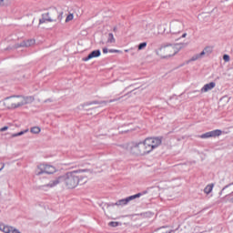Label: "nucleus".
Here are the masks:
<instances>
[{"label": "nucleus", "instance_id": "23", "mask_svg": "<svg viewBox=\"0 0 233 233\" xmlns=\"http://www.w3.org/2000/svg\"><path fill=\"white\" fill-rule=\"evenodd\" d=\"M109 227H112V228H116L118 226V222L116 221H111L109 222Z\"/></svg>", "mask_w": 233, "mask_h": 233}, {"label": "nucleus", "instance_id": "8", "mask_svg": "<svg viewBox=\"0 0 233 233\" xmlns=\"http://www.w3.org/2000/svg\"><path fill=\"white\" fill-rule=\"evenodd\" d=\"M0 230L4 233H21V231L15 227L0 225Z\"/></svg>", "mask_w": 233, "mask_h": 233}, {"label": "nucleus", "instance_id": "10", "mask_svg": "<svg viewBox=\"0 0 233 233\" xmlns=\"http://www.w3.org/2000/svg\"><path fill=\"white\" fill-rule=\"evenodd\" d=\"M101 56V51L100 50H94L92 51L86 57L83 58L84 62H88L89 60L93 58H97Z\"/></svg>", "mask_w": 233, "mask_h": 233}, {"label": "nucleus", "instance_id": "27", "mask_svg": "<svg viewBox=\"0 0 233 233\" xmlns=\"http://www.w3.org/2000/svg\"><path fill=\"white\" fill-rule=\"evenodd\" d=\"M103 53L104 54H108V48H106V47L103 48Z\"/></svg>", "mask_w": 233, "mask_h": 233}, {"label": "nucleus", "instance_id": "22", "mask_svg": "<svg viewBox=\"0 0 233 233\" xmlns=\"http://www.w3.org/2000/svg\"><path fill=\"white\" fill-rule=\"evenodd\" d=\"M223 60L226 62V63H228L230 61V56L227 54H225L223 56Z\"/></svg>", "mask_w": 233, "mask_h": 233}, {"label": "nucleus", "instance_id": "6", "mask_svg": "<svg viewBox=\"0 0 233 233\" xmlns=\"http://www.w3.org/2000/svg\"><path fill=\"white\" fill-rule=\"evenodd\" d=\"M141 196H142L141 193H137V194H136V195L127 197V198H126L119 199V200H117V201L115 203V206H116V207L127 206L130 201H133V200H135V199H137V198H139Z\"/></svg>", "mask_w": 233, "mask_h": 233}, {"label": "nucleus", "instance_id": "16", "mask_svg": "<svg viewBox=\"0 0 233 233\" xmlns=\"http://www.w3.org/2000/svg\"><path fill=\"white\" fill-rule=\"evenodd\" d=\"M74 18H75L74 14L70 13L69 15H66L65 23L66 24L70 23V22H72L74 20Z\"/></svg>", "mask_w": 233, "mask_h": 233}, {"label": "nucleus", "instance_id": "21", "mask_svg": "<svg viewBox=\"0 0 233 233\" xmlns=\"http://www.w3.org/2000/svg\"><path fill=\"white\" fill-rule=\"evenodd\" d=\"M201 138H209L211 137V133L210 132H207L203 135L200 136Z\"/></svg>", "mask_w": 233, "mask_h": 233}, {"label": "nucleus", "instance_id": "25", "mask_svg": "<svg viewBox=\"0 0 233 233\" xmlns=\"http://www.w3.org/2000/svg\"><path fill=\"white\" fill-rule=\"evenodd\" d=\"M109 53H117V54H119V53H121V51L117 50V49H111V50H109Z\"/></svg>", "mask_w": 233, "mask_h": 233}, {"label": "nucleus", "instance_id": "32", "mask_svg": "<svg viewBox=\"0 0 233 233\" xmlns=\"http://www.w3.org/2000/svg\"><path fill=\"white\" fill-rule=\"evenodd\" d=\"M125 52L127 53V52H128V49H125Z\"/></svg>", "mask_w": 233, "mask_h": 233}, {"label": "nucleus", "instance_id": "18", "mask_svg": "<svg viewBox=\"0 0 233 233\" xmlns=\"http://www.w3.org/2000/svg\"><path fill=\"white\" fill-rule=\"evenodd\" d=\"M157 231H159V233H172V230L167 229L166 227L159 228Z\"/></svg>", "mask_w": 233, "mask_h": 233}, {"label": "nucleus", "instance_id": "15", "mask_svg": "<svg viewBox=\"0 0 233 233\" xmlns=\"http://www.w3.org/2000/svg\"><path fill=\"white\" fill-rule=\"evenodd\" d=\"M220 135H222V131L221 130H214V131H210V137H219Z\"/></svg>", "mask_w": 233, "mask_h": 233}, {"label": "nucleus", "instance_id": "13", "mask_svg": "<svg viewBox=\"0 0 233 233\" xmlns=\"http://www.w3.org/2000/svg\"><path fill=\"white\" fill-rule=\"evenodd\" d=\"M212 51H213L212 46H207L204 48L203 51L200 52V54L198 55V57H201V56H205L206 54H211Z\"/></svg>", "mask_w": 233, "mask_h": 233}, {"label": "nucleus", "instance_id": "11", "mask_svg": "<svg viewBox=\"0 0 233 233\" xmlns=\"http://www.w3.org/2000/svg\"><path fill=\"white\" fill-rule=\"evenodd\" d=\"M35 39L31 38L27 40H24L20 43L19 46L20 47H32L35 45Z\"/></svg>", "mask_w": 233, "mask_h": 233}, {"label": "nucleus", "instance_id": "9", "mask_svg": "<svg viewBox=\"0 0 233 233\" xmlns=\"http://www.w3.org/2000/svg\"><path fill=\"white\" fill-rule=\"evenodd\" d=\"M182 31H183V26L179 23L173 24L170 27V32L172 35H179L182 33Z\"/></svg>", "mask_w": 233, "mask_h": 233}, {"label": "nucleus", "instance_id": "20", "mask_svg": "<svg viewBox=\"0 0 233 233\" xmlns=\"http://www.w3.org/2000/svg\"><path fill=\"white\" fill-rule=\"evenodd\" d=\"M147 42L140 43L138 46V51L145 49L147 47Z\"/></svg>", "mask_w": 233, "mask_h": 233}, {"label": "nucleus", "instance_id": "7", "mask_svg": "<svg viewBox=\"0 0 233 233\" xmlns=\"http://www.w3.org/2000/svg\"><path fill=\"white\" fill-rule=\"evenodd\" d=\"M159 55L162 58H168L175 55V50L173 46L162 47L159 51Z\"/></svg>", "mask_w": 233, "mask_h": 233}, {"label": "nucleus", "instance_id": "19", "mask_svg": "<svg viewBox=\"0 0 233 233\" xmlns=\"http://www.w3.org/2000/svg\"><path fill=\"white\" fill-rule=\"evenodd\" d=\"M41 132V128L39 127H34L33 128H31V133L33 134H38Z\"/></svg>", "mask_w": 233, "mask_h": 233}, {"label": "nucleus", "instance_id": "2", "mask_svg": "<svg viewBox=\"0 0 233 233\" xmlns=\"http://www.w3.org/2000/svg\"><path fill=\"white\" fill-rule=\"evenodd\" d=\"M162 144L159 137H147L144 141L132 142L128 147L130 154L144 157L150 154Z\"/></svg>", "mask_w": 233, "mask_h": 233}, {"label": "nucleus", "instance_id": "1", "mask_svg": "<svg viewBox=\"0 0 233 233\" xmlns=\"http://www.w3.org/2000/svg\"><path fill=\"white\" fill-rule=\"evenodd\" d=\"M81 172H87V169L67 172L64 176L51 180L49 183L45 185L44 187L54 188L64 181V185L66 189H75L80 185L86 184L88 181V177L86 176L81 175Z\"/></svg>", "mask_w": 233, "mask_h": 233}, {"label": "nucleus", "instance_id": "24", "mask_svg": "<svg viewBox=\"0 0 233 233\" xmlns=\"http://www.w3.org/2000/svg\"><path fill=\"white\" fill-rule=\"evenodd\" d=\"M26 132H28V129L25 130V131L18 132L17 134H14L12 137H19V136L24 135V134L26 133Z\"/></svg>", "mask_w": 233, "mask_h": 233}, {"label": "nucleus", "instance_id": "28", "mask_svg": "<svg viewBox=\"0 0 233 233\" xmlns=\"http://www.w3.org/2000/svg\"><path fill=\"white\" fill-rule=\"evenodd\" d=\"M0 6H5V0H0Z\"/></svg>", "mask_w": 233, "mask_h": 233}, {"label": "nucleus", "instance_id": "29", "mask_svg": "<svg viewBox=\"0 0 233 233\" xmlns=\"http://www.w3.org/2000/svg\"><path fill=\"white\" fill-rule=\"evenodd\" d=\"M5 165L4 164H0V171L3 170Z\"/></svg>", "mask_w": 233, "mask_h": 233}, {"label": "nucleus", "instance_id": "17", "mask_svg": "<svg viewBox=\"0 0 233 233\" xmlns=\"http://www.w3.org/2000/svg\"><path fill=\"white\" fill-rule=\"evenodd\" d=\"M107 43H109V44L116 43V38L114 37V34H112V33L108 34Z\"/></svg>", "mask_w": 233, "mask_h": 233}, {"label": "nucleus", "instance_id": "14", "mask_svg": "<svg viewBox=\"0 0 233 233\" xmlns=\"http://www.w3.org/2000/svg\"><path fill=\"white\" fill-rule=\"evenodd\" d=\"M213 188H214V184L207 185L204 188V193L206 195H209L213 191Z\"/></svg>", "mask_w": 233, "mask_h": 233}, {"label": "nucleus", "instance_id": "3", "mask_svg": "<svg viewBox=\"0 0 233 233\" xmlns=\"http://www.w3.org/2000/svg\"><path fill=\"white\" fill-rule=\"evenodd\" d=\"M34 101V96H8L5 100L4 105L6 108L14 110L31 104Z\"/></svg>", "mask_w": 233, "mask_h": 233}, {"label": "nucleus", "instance_id": "30", "mask_svg": "<svg viewBox=\"0 0 233 233\" xmlns=\"http://www.w3.org/2000/svg\"><path fill=\"white\" fill-rule=\"evenodd\" d=\"M187 37V33L182 34V38H186Z\"/></svg>", "mask_w": 233, "mask_h": 233}, {"label": "nucleus", "instance_id": "4", "mask_svg": "<svg viewBox=\"0 0 233 233\" xmlns=\"http://www.w3.org/2000/svg\"><path fill=\"white\" fill-rule=\"evenodd\" d=\"M59 18V12L57 8H49L46 13L42 14L41 19H39V25L46 23H55Z\"/></svg>", "mask_w": 233, "mask_h": 233}, {"label": "nucleus", "instance_id": "31", "mask_svg": "<svg viewBox=\"0 0 233 233\" xmlns=\"http://www.w3.org/2000/svg\"><path fill=\"white\" fill-rule=\"evenodd\" d=\"M229 201H230L231 203H233V197L229 199Z\"/></svg>", "mask_w": 233, "mask_h": 233}, {"label": "nucleus", "instance_id": "12", "mask_svg": "<svg viewBox=\"0 0 233 233\" xmlns=\"http://www.w3.org/2000/svg\"><path fill=\"white\" fill-rule=\"evenodd\" d=\"M215 87H216L215 82H209V84H205V86H203V87H201L200 92L207 93Z\"/></svg>", "mask_w": 233, "mask_h": 233}, {"label": "nucleus", "instance_id": "26", "mask_svg": "<svg viewBox=\"0 0 233 233\" xmlns=\"http://www.w3.org/2000/svg\"><path fill=\"white\" fill-rule=\"evenodd\" d=\"M8 128H9L8 127H2V128L0 129V131H1V132H5V131H6Z\"/></svg>", "mask_w": 233, "mask_h": 233}, {"label": "nucleus", "instance_id": "5", "mask_svg": "<svg viewBox=\"0 0 233 233\" xmlns=\"http://www.w3.org/2000/svg\"><path fill=\"white\" fill-rule=\"evenodd\" d=\"M56 172H57V167L48 163L39 164L36 169L37 176H41V174L53 175V174H56Z\"/></svg>", "mask_w": 233, "mask_h": 233}]
</instances>
